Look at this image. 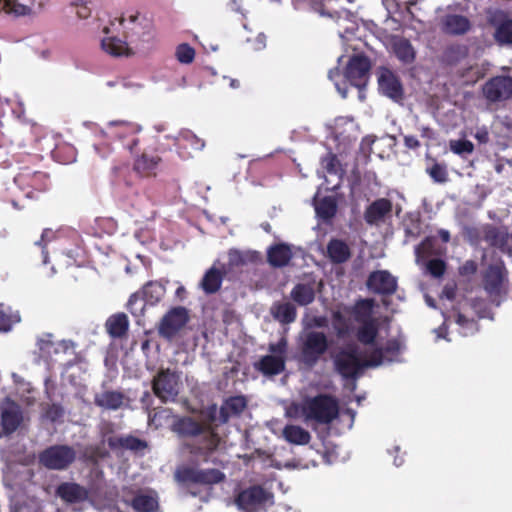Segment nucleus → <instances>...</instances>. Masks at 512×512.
Wrapping results in <instances>:
<instances>
[{"instance_id":"2eb2a0df","label":"nucleus","mask_w":512,"mask_h":512,"mask_svg":"<svg viewBox=\"0 0 512 512\" xmlns=\"http://www.w3.org/2000/svg\"><path fill=\"white\" fill-rule=\"evenodd\" d=\"M189 320L188 311L184 307H174L168 311L159 325V335L171 340Z\"/></svg>"},{"instance_id":"7ed1b4c3","label":"nucleus","mask_w":512,"mask_h":512,"mask_svg":"<svg viewBox=\"0 0 512 512\" xmlns=\"http://www.w3.org/2000/svg\"><path fill=\"white\" fill-rule=\"evenodd\" d=\"M37 345L40 355L46 361L59 363L65 371L75 365H84L83 358L76 352V343L71 340L54 342L52 334H44L38 338Z\"/></svg>"},{"instance_id":"4468645a","label":"nucleus","mask_w":512,"mask_h":512,"mask_svg":"<svg viewBox=\"0 0 512 512\" xmlns=\"http://www.w3.org/2000/svg\"><path fill=\"white\" fill-rule=\"evenodd\" d=\"M20 406L6 397L0 402V437L15 432L22 423Z\"/></svg>"},{"instance_id":"412c9836","label":"nucleus","mask_w":512,"mask_h":512,"mask_svg":"<svg viewBox=\"0 0 512 512\" xmlns=\"http://www.w3.org/2000/svg\"><path fill=\"white\" fill-rule=\"evenodd\" d=\"M392 204L388 199L380 198L371 203L365 213L364 219L370 225H379L391 213Z\"/></svg>"},{"instance_id":"f704fd0d","label":"nucleus","mask_w":512,"mask_h":512,"mask_svg":"<svg viewBox=\"0 0 512 512\" xmlns=\"http://www.w3.org/2000/svg\"><path fill=\"white\" fill-rule=\"evenodd\" d=\"M393 51L404 64H410L415 59V50L410 41L405 38H396L393 41Z\"/></svg>"},{"instance_id":"864d4df0","label":"nucleus","mask_w":512,"mask_h":512,"mask_svg":"<svg viewBox=\"0 0 512 512\" xmlns=\"http://www.w3.org/2000/svg\"><path fill=\"white\" fill-rule=\"evenodd\" d=\"M456 323L459 325L460 334L470 336L478 331V325L473 319H468L464 315L457 313Z\"/></svg>"},{"instance_id":"2f4dec72","label":"nucleus","mask_w":512,"mask_h":512,"mask_svg":"<svg viewBox=\"0 0 512 512\" xmlns=\"http://www.w3.org/2000/svg\"><path fill=\"white\" fill-rule=\"evenodd\" d=\"M255 258L256 254L254 252L230 249L228 252V263L222 266V270H224V273H228L234 267L243 266L254 261Z\"/></svg>"},{"instance_id":"6ab92c4d","label":"nucleus","mask_w":512,"mask_h":512,"mask_svg":"<svg viewBox=\"0 0 512 512\" xmlns=\"http://www.w3.org/2000/svg\"><path fill=\"white\" fill-rule=\"evenodd\" d=\"M378 85L380 92L395 100L398 101L403 96L402 85L398 79V77L389 69L381 68L378 74Z\"/></svg>"},{"instance_id":"3c124183","label":"nucleus","mask_w":512,"mask_h":512,"mask_svg":"<svg viewBox=\"0 0 512 512\" xmlns=\"http://www.w3.org/2000/svg\"><path fill=\"white\" fill-rule=\"evenodd\" d=\"M320 15L334 19L337 23L354 22V14L347 9L334 10L329 7H324L320 10Z\"/></svg>"},{"instance_id":"f257e3e1","label":"nucleus","mask_w":512,"mask_h":512,"mask_svg":"<svg viewBox=\"0 0 512 512\" xmlns=\"http://www.w3.org/2000/svg\"><path fill=\"white\" fill-rule=\"evenodd\" d=\"M401 349L399 341L389 340L383 348L374 350L368 355V348H362L357 343H350L339 350L334 363L339 374L348 380L347 386L354 391L356 389L355 379L364 368L377 367L396 361Z\"/></svg>"},{"instance_id":"4c0bfd02","label":"nucleus","mask_w":512,"mask_h":512,"mask_svg":"<svg viewBox=\"0 0 512 512\" xmlns=\"http://www.w3.org/2000/svg\"><path fill=\"white\" fill-rule=\"evenodd\" d=\"M327 253L332 262L343 263L350 257V250L346 243L333 239L327 246Z\"/></svg>"},{"instance_id":"f3484780","label":"nucleus","mask_w":512,"mask_h":512,"mask_svg":"<svg viewBox=\"0 0 512 512\" xmlns=\"http://www.w3.org/2000/svg\"><path fill=\"white\" fill-rule=\"evenodd\" d=\"M505 279V269L500 265L489 266L484 276V288L496 305H500V298Z\"/></svg>"},{"instance_id":"5fc2aeb1","label":"nucleus","mask_w":512,"mask_h":512,"mask_svg":"<svg viewBox=\"0 0 512 512\" xmlns=\"http://www.w3.org/2000/svg\"><path fill=\"white\" fill-rule=\"evenodd\" d=\"M91 2L87 0H75L71 2L70 8L80 20L88 19L91 16Z\"/></svg>"},{"instance_id":"69168bd1","label":"nucleus","mask_w":512,"mask_h":512,"mask_svg":"<svg viewBox=\"0 0 512 512\" xmlns=\"http://www.w3.org/2000/svg\"><path fill=\"white\" fill-rule=\"evenodd\" d=\"M477 271V264L473 260L466 261L460 268L459 272L463 276L473 275Z\"/></svg>"},{"instance_id":"c85d7f7f","label":"nucleus","mask_w":512,"mask_h":512,"mask_svg":"<svg viewBox=\"0 0 512 512\" xmlns=\"http://www.w3.org/2000/svg\"><path fill=\"white\" fill-rule=\"evenodd\" d=\"M246 399L243 396L228 398L220 409V420L227 422L232 416L239 415L246 407Z\"/></svg>"},{"instance_id":"ddd939ff","label":"nucleus","mask_w":512,"mask_h":512,"mask_svg":"<svg viewBox=\"0 0 512 512\" xmlns=\"http://www.w3.org/2000/svg\"><path fill=\"white\" fill-rule=\"evenodd\" d=\"M482 92L490 104L505 102L512 97V77L506 75L492 77L483 85Z\"/></svg>"},{"instance_id":"bb28decb","label":"nucleus","mask_w":512,"mask_h":512,"mask_svg":"<svg viewBox=\"0 0 512 512\" xmlns=\"http://www.w3.org/2000/svg\"><path fill=\"white\" fill-rule=\"evenodd\" d=\"M314 207L319 219L330 221L337 212V202L334 196H325L323 198H314Z\"/></svg>"},{"instance_id":"dca6fc26","label":"nucleus","mask_w":512,"mask_h":512,"mask_svg":"<svg viewBox=\"0 0 512 512\" xmlns=\"http://www.w3.org/2000/svg\"><path fill=\"white\" fill-rule=\"evenodd\" d=\"M49 0H0V11L15 16H26L42 11Z\"/></svg>"},{"instance_id":"20e7f679","label":"nucleus","mask_w":512,"mask_h":512,"mask_svg":"<svg viewBox=\"0 0 512 512\" xmlns=\"http://www.w3.org/2000/svg\"><path fill=\"white\" fill-rule=\"evenodd\" d=\"M370 68V60L366 56L358 54L351 57L348 62L344 73L345 81H343V84L337 80L340 76L338 68L331 69L328 77L334 82L335 88L342 98H346V81L357 89H364L368 83Z\"/></svg>"},{"instance_id":"338daca9","label":"nucleus","mask_w":512,"mask_h":512,"mask_svg":"<svg viewBox=\"0 0 512 512\" xmlns=\"http://www.w3.org/2000/svg\"><path fill=\"white\" fill-rule=\"evenodd\" d=\"M119 84L122 89L130 90L131 92H137L142 88L140 83L133 82L130 79H120Z\"/></svg>"},{"instance_id":"4be33fe9","label":"nucleus","mask_w":512,"mask_h":512,"mask_svg":"<svg viewBox=\"0 0 512 512\" xmlns=\"http://www.w3.org/2000/svg\"><path fill=\"white\" fill-rule=\"evenodd\" d=\"M470 27V21L463 15L447 14L441 19V30L449 35H464L470 30Z\"/></svg>"},{"instance_id":"c9c22d12","label":"nucleus","mask_w":512,"mask_h":512,"mask_svg":"<svg viewBox=\"0 0 512 512\" xmlns=\"http://www.w3.org/2000/svg\"><path fill=\"white\" fill-rule=\"evenodd\" d=\"M111 448H124L131 451H142L147 447V443L133 436L111 437L108 440Z\"/></svg>"},{"instance_id":"393cba45","label":"nucleus","mask_w":512,"mask_h":512,"mask_svg":"<svg viewBox=\"0 0 512 512\" xmlns=\"http://www.w3.org/2000/svg\"><path fill=\"white\" fill-rule=\"evenodd\" d=\"M140 131V127L136 124L122 121V120H116V121H110L108 123L107 130H102L101 133L103 135L109 136V137H115L118 139H124L127 136L134 135Z\"/></svg>"},{"instance_id":"0eeeda50","label":"nucleus","mask_w":512,"mask_h":512,"mask_svg":"<svg viewBox=\"0 0 512 512\" xmlns=\"http://www.w3.org/2000/svg\"><path fill=\"white\" fill-rule=\"evenodd\" d=\"M234 503L241 512H267L274 503V496L262 486L254 485L240 491Z\"/></svg>"},{"instance_id":"79ce46f5","label":"nucleus","mask_w":512,"mask_h":512,"mask_svg":"<svg viewBox=\"0 0 512 512\" xmlns=\"http://www.w3.org/2000/svg\"><path fill=\"white\" fill-rule=\"evenodd\" d=\"M308 397L301 402H291L285 407V416L291 419H302L308 423Z\"/></svg>"},{"instance_id":"423d86ee","label":"nucleus","mask_w":512,"mask_h":512,"mask_svg":"<svg viewBox=\"0 0 512 512\" xmlns=\"http://www.w3.org/2000/svg\"><path fill=\"white\" fill-rule=\"evenodd\" d=\"M329 343L323 332L306 330L299 338L301 361L309 366H314L328 350Z\"/></svg>"},{"instance_id":"0e129e2a","label":"nucleus","mask_w":512,"mask_h":512,"mask_svg":"<svg viewBox=\"0 0 512 512\" xmlns=\"http://www.w3.org/2000/svg\"><path fill=\"white\" fill-rule=\"evenodd\" d=\"M64 409L59 404H51L45 410V417L52 422H55L63 417Z\"/></svg>"},{"instance_id":"aec40b11","label":"nucleus","mask_w":512,"mask_h":512,"mask_svg":"<svg viewBox=\"0 0 512 512\" xmlns=\"http://www.w3.org/2000/svg\"><path fill=\"white\" fill-rule=\"evenodd\" d=\"M133 508L135 512H158L159 498L155 491H141L125 501Z\"/></svg>"},{"instance_id":"7c9ffc66","label":"nucleus","mask_w":512,"mask_h":512,"mask_svg":"<svg viewBox=\"0 0 512 512\" xmlns=\"http://www.w3.org/2000/svg\"><path fill=\"white\" fill-rule=\"evenodd\" d=\"M267 257L273 267H283L290 261L292 252L288 245L278 244L268 250Z\"/></svg>"},{"instance_id":"473e14b6","label":"nucleus","mask_w":512,"mask_h":512,"mask_svg":"<svg viewBox=\"0 0 512 512\" xmlns=\"http://www.w3.org/2000/svg\"><path fill=\"white\" fill-rule=\"evenodd\" d=\"M284 439L295 445H306L310 442V433L297 425H286L282 431Z\"/></svg>"},{"instance_id":"c756f323","label":"nucleus","mask_w":512,"mask_h":512,"mask_svg":"<svg viewBox=\"0 0 512 512\" xmlns=\"http://www.w3.org/2000/svg\"><path fill=\"white\" fill-rule=\"evenodd\" d=\"M11 377L15 385L16 395L26 405H32L35 402V391L31 383L17 373H12Z\"/></svg>"},{"instance_id":"49530a36","label":"nucleus","mask_w":512,"mask_h":512,"mask_svg":"<svg viewBox=\"0 0 512 512\" xmlns=\"http://www.w3.org/2000/svg\"><path fill=\"white\" fill-rule=\"evenodd\" d=\"M168 139H173L176 144L186 142L194 150H202L205 147V142L196 136L190 130H181L176 136H166Z\"/></svg>"},{"instance_id":"4d7b16f0","label":"nucleus","mask_w":512,"mask_h":512,"mask_svg":"<svg viewBox=\"0 0 512 512\" xmlns=\"http://www.w3.org/2000/svg\"><path fill=\"white\" fill-rule=\"evenodd\" d=\"M175 56L181 64H190L195 58V50L189 44L182 43L177 46Z\"/></svg>"},{"instance_id":"1a4fd4ad","label":"nucleus","mask_w":512,"mask_h":512,"mask_svg":"<svg viewBox=\"0 0 512 512\" xmlns=\"http://www.w3.org/2000/svg\"><path fill=\"white\" fill-rule=\"evenodd\" d=\"M179 482L188 485V491L191 496H197V492L191 487L192 485H212L221 482L225 475L218 469H200V468H184L178 470L175 475Z\"/></svg>"},{"instance_id":"e433bc0d","label":"nucleus","mask_w":512,"mask_h":512,"mask_svg":"<svg viewBox=\"0 0 512 512\" xmlns=\"http://www.w3.org/2000/svg\"><path fill=\"white\" fill-rule=\"evenodd\" d=\"M271 312L276 320L283 324H289L296 319V308L292 303H276L273 305Z\"/></svg>"},{"instance_id":"b1692460","label":"nucleus","mask_w":512,"mask_h":512,"mask_svg":"<svg viewBox=\"0 0 512 512\" xmlns=\"http://www.w3.org/2000/svg\"><path fill=\"white\" fill-rule=\"evenodd\" d=\"M125 396L120 391L104 390L95 395L94 403L106 410H117L121 408Z\"/></svg>"},{"instance_id":"cd10ccee","label":"nucleus","mask_w":512,"mask_h":512,"mask_svg":"<svg viewBox=\"0 0 512 512\" xmlns=\"http://www.w3.org/2000/svg\"><path fill=\"white\" fill-rule=\"evenodd\" d=\"M291 299L299 306H307L315 299V288L311 283H298L290 292Z\"/></svg>"},{"instance_id":"ea45409f","label":"nucleus","mask_w":512,"mask_h":512,"mask_svg":"<svg viewBox=\"0 0 512 512\" xmlns=\"http://www.w3.org/2000/svg\"><path fill=\"white\" fill-rule=\"evenodd\" d=\"M139 292L149 305H155L163 298L165 287L161 282L150 281Z\"/></svg>"},{"instance_id":"9d476101","label":"nucleus","mask_w":512,"mask_h":512,"mask_svg":"<svg viewBox=\"0 0 512 512\" xmlns=\"http://www.w3.org/2000/svg\"><path fill=\"white\" fill-rule=\"evenodd\" d=\"M307 408L308 422L314 421L320 424L331 423L339 413L336 400L328 395L308 397Z\"/></svg>"},{"instance_id":"052dcab7","label":"nucleus","mask_w":512,"mask_h":512,"mask_svg":"<svg viewBox=\"0 0 512 512\" xmlns=\"http://www.w3.org/2000/svg\"><path fill=\"white\" fill-rule=\"evenodd\" d=\"M54 238V232L50 229H45L42 232L40 240L35 242V245L40 246L42 248V256H43V264H47L49 260L48 252L46 250V245Z\"/></svg>"},{"instance_id":"774afa93","label":"nucleus","mask_w":512,"mask_h":512,"mask_svg":"<svg viewBox=\"0 0 512 512\" xmlns=\"http://www.w3.org/2000/svg\"><path fill=\"white\" fill-rule=\"evenodd\" d=\"M404 144L409 149H417L420 147V142L415 136L412 135L404 136Z\"/></svg>"},{"instance_id":"6e6552de","label":"nucleus","mask_w":512,"mask_h":512,"mask_svg":"<svg viewBox=\"0 0 512 512\" xmlns=\"http://www.w3.org/2000/svg\"><path fill=\"white\" fill-rule=\"evenodd\" d=\"M180 387V373L169 368L161 369L152 381L153 392L162 402H174Z\"/></svg>"},{"instance_id":"39448f33","label":"nucleus","mask_w":512,"mask_h":512,"mask_svg":"<svg viewBox=\"0 0 512 512\" xmlns=\"http://www.w3.org/2000/svg\"><path fill=\"white\" fill-rule=\"evenodd\" d=\"M269 354L262 356L254 363V368L265 376L281 374L286 367L288 341L281 337L277 342L269 343Z\"/></svg>"},{"instance_id":"f8f14e48","label":"nucleus","mask_w":512,"mask_h":512,"mask_svg":"<svg viewBox=\"0 0 512 512\" xmlns=\"http://www.w3.org/2000/svg\"><path fill=\"white\" fill-rule=\"evenodd\" d=\"M56 494L74 512H81L86 506L93 504L90 491L75 482L61 483Z\"/></svg>"},{"instance_id":"a878e982","label":"nucleus","mask_w":512,"mask_h":512,"mask_svg":"<svg viewBox=\"0 0 512 512\" xmlns=\"http://www.w3.org/2000/svg\"><path fill=\"white\" fill-rule=\"evenodd\" d=\"M218 264L219 262L214 263V265L206 271L201 280L200 286L206 294H213L221 287L223 274L225 273L224 270L221 271L220 268L217 267Z\"/></svg>"},{"instance_id":"f03ea898","label":"nucleus","mask_w":512,"mask_h":512,"mask_svg":"<svg viewBox=\"0 0 512 512\" xmlns=\"http://www.w3.org/2000/svg\"><path fill=\"white\" fill-rule=\"evenodd\" d=\"M120 28H123L129 43L135 44L136 48H140V43H148L153 38L152 26L147 19L140 18L138 12L124 14L103 29L101 48L114 57L128 56L132 53L129 44L117 36Z\"/></svg>"},{"instance_id":"a18cd8bd","label":"nucleus","mask_w":512,"mask_h":512,"mask_svg":"<svg viewBox=\"0 0 512 512\" xmlns=\"http://www.w3.org/2000/svg\"><path fill=\"white\" fill-rule=\"evenodd\" d=\"M361 327L358 330V340L364 345H372L377 332H378V322L376 321H368L360 323Z\"/></svg>"},{"instance_id":"9b49d317","label":"nucleus","mask_w":512,"mask_h":512,"mask_svg":"<svg viewBox=\"0 0 512 512\" xmlns=\"http://www.w3.org/2000/svg\"><path fill=\"white\" fill-rule=\"evenodd\" d=\"M76 459V451L68 445H53L39 454V463L49 470H65Z\"/></svg>"},{"instance_id":"a211bd4d","label":"nucleus","mask_w":512,"mask_h":512,"mask_svg":"<svg viewBox=\"0 0 512 512\" xmlns=\"http://www.w3.org/2000/svg\"><path fill=\"white\" fill-rule=\"evenodd\" d=\"M367 287L377 294L390 295L397 289V280L389 271L379 270L369 275Z\"/></svg>"},{"instance_id":"8fccbe9b","label":"nucleus","mask_w":512,"mask_h":512,"mask_svg":"<svg viewBox=\"0 0 512 512\" xmlns=\"http://www.w3.org/2000/svg\"><path fill=\"white\" fill-rule=\"evenodd\" d=\"M147 304L140 292H136L130 296L127 308L129 312L138 319L137 322H139L140 318L143 316Z\"/></svg>"},{"instance_id":"72a5a7b5","label":"nucleus","mask_w":512,"mask_h":512,"mask_svg":"<svg viewBox=\"0 0 512 512\" xmlns=\"http://www.w3.org/2000/svg\"><path fill=\"white\" fill-rule=\"evenodd\" d=\"M129 322L124 313L112 315L106 321V329L113 338L124 336L128 330Z\"/></svg>"},{"instance_id":"6e6d98bb","label":"nucleus","mask_w":512,"mask_h":512,"mask_svg":"<svg viewBox=\"0 0 512 512\" xmlns=\"http://www.w3.org/2000/svg\"><path fill=\"white\" fill-rule=\"evenodd\" d=\"M200 435H202V441L199 447L201 450L211 452L218 449L220 445V438L217 434L203 430Z\"/></svg>"},{"instance_id":"de8ad7c7","label":"nucleus","mask_w":512,"mask_h":512,"mask_svg":"<svg viewBox=\"0 0 512 512\" xmlns=\"http://www.w3.org/2000/svg\"><path fill=\"white\" fill-rule=\"evenodd\" d=\"M321 164L330 176L337 177V182L332 187L333 189H336L340 184L341 176L343 173L338 159L335 155L328 154L322 158Z\"/></svg>"},{"instance_id":"c03bdc74","label":"nucleus","mask_w":512,"mask_h":512,"mask_svg":"<svg viewBox=\"0 0 512 512\" xmlns=\"http://www.w3.org/2000/svg\"><path fill=\"white\" fill-rule=\"evenodd\" d=\"M354 317L358 323L376 321L373 317V301L363 299L357 302L354 310Z\"/></svg>"},{"instance_id":"5701e85b","label":"nucleus","mask_w":512,"mask_h":512,"mask_svg":"<svg viewBox=\"0 0 512 512\" xmlns=\"http://www.w3.org/2000/svg\"><path fill=\"white\" fill-rule=\"evenodd\" d=\"M510 237L511 235L508 233V229L506 227L490 226L486 229L484 235V239L489 245L496 247L503 253L507 254L512 252V248L508 244Z\"/></svg>"},{"instance_id":"e2e57ef3","label":"nucleus","mask_w":512,"mask_h":512,"mask_svg":"<svg viewBox=\"0 0 512 512\" xmlns=\"http://www.w3.org/2000/svg\"><path fill=\"white\" fill-rule=\"evenodd\" d=\"M11 512H40V507L36 501L31 500L24 503H15Z\"/></svg>"},{"instance_id":"37998d69","label":"nucleus","mask_w":512,"mask_h":512,"mask_svg":"<svg viewBox=\"0 0 512 512\" xmlns=\"http://www.w3.org/2000/svg\"><path fill=\"white\" fill-rule=\"evenodd\" d=\"M468 54L466 45L453 44L448 46L443 52V61L447 64L454 65L464 59Z\"/></svg>"},{"instance_id":"603ef678","label":"nucleus","mask_w":512,"mask_h":512,"mask_svg":"<svg viewBox=\"0 0 512 512\" xmlns=\"http://www.w3.org/2000/svg\"><path fill=\"white\" fill-rule=\"evenodd\" d=\"M449 147L454 154L462 158H467L474 151V144L466 139L451 140Z\"/></svg>"},{"instance_id":"13d9d810","label":"nucleus","mask_w":512,"mask_h":512,"mask_svg":"<svg viewBox=\"0 0 512 512\" xmlns=\"http://www.w3.org/2000/svg\"><path fill=\"white\" fill-rule=\"evenodd\" d=\"M20 315L18 312L6 313L0 310V332H8L12 329L13 325L20 322Z\"/></svg>"},{"instance_id":"58836bf2","label":"nucleus","mask_w":512,"mask_h":512,"mask_svg":"<svg viewBox=\"0 0 512 512\" xmlns=\"http://www.w3.org/2000/svg\"><path fill=\"white\" fill-rule=\"evenodd\" d=\"M160 161V158L153 155L142 154L134 162V170L142 176H150Z\"/></svg>"},{"instance_id":"680f3d73","label":"nucleus","mask_w":512,"mask_h":512,"mask_svg":"<svg viewBox=\"0 0 512 512\" xmlns=\"http://www.w3.org/2000/svg\"><path fill=\"white\" fill-rule=\"evenodd\" d=\"M428 272L434 277H440L445 272V263L440 259H432L427 264Z\"/></svg>"},{"instance_id":"a19ab883","label":"nucleus","mask_w":512,"mask_h":512,"mask_svg":"<svg viewBox=\"0 0 512 512\" xmlns=\"http://www.w3.org/2000/svg\"><path fill=\"white\" fill-rule=\"evenodd\" d=\"M174 431L183 436H197L203 432V427L194 419L184 417L174 424Z\"/></svg>"},{"instance_id":"bf43d9fd","label":"nucleus","mask_w":512,"mask_h":512,"mask_svg":"<svg viewBox=\"0 0 512 512\" xmlns=\"http://www.w3.org/2000/svg\"><path fill=\"white\" fill-rule=\"evenodd\" d=\"M426 171L436 183H445L448 180L447 169L443 164L434 163Z\"/></svg>"},{"instance_id":"09e8293b","label":"nucleus","mask_w":512,"mask_h":512,"mask_svg":"<svg viewBox=\"0 0 512 512\" xmlns=\"http://www.w3.org/2000/svg\"><path fill=\"white\" fill-rule=\"evenodd\" d=\"M494 38L500 45L512 44V20L501 22L495 30Z\"/></svg>"}]
</instances>
